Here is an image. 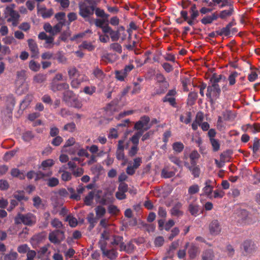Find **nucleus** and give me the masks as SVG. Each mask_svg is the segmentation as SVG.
Masks as SVG:
<instances>
[{
	"label": "nucleus",
	"mask_w": 260,
	"mask_h": 260,
	"mask_svg": "<svg viewBox=\"0 0 260 260\" xmlns=\"http://www.w3.org/2000/svg\"><path fill=\"white\" fill-rule=\"evenodd\" d=\"M226 78L222 75H217L216 73L213 74L210 79V84L207 88L206 96L209 99V101L211 104H213L215 100L219 98L221 89L218 83L221 81H225Z\"/></svg>",
	"instance_id": "obj_1"
},
{
	"label": "nucleus",
	"mask_w": 260,
	"mask_h": 260,
	"mask_svg": "<svg viewBox=\"0 0 260 260\" xmlns=\"http://www.w3.org/2000/svg\"><path fill=\"white\" fill-rule=\"evenodd\" d=\"M14 222L16 224L23 223L27 226H32L37 222L36 216L31 213L23 214L19 213L14 218Z\"/></svg>",
	"instance_id": "obj_2"
},
{
	"label": "nucleus",
	"mask_w": 260,
	"mask_h": 260,
	"mask_svg": "<svg viewBox=\"0 0 260 260\" xmlns=\"http://www.w3.org/2000/svg\"><path fill=\"white\" fill-rule=\"evenodd\" d=\"M64 232L60 230H56L49 234L48 239L54 244H59L65 239Z\"/></svg>",
	"instance_id": "obj_3"
},
{
	"label": "nucleus",
	"mask_w": 260,
	"mask_h": 260,
	"mask_svg": "<svg viewBox=\"0 0 260 260\" xmlns=\"http://www.w3.org/2000/svg\"><path fill=\"white\" fill-rule=\"evenodd\" d=\"M59 19H58V22L55 25L52 27V35L54 36L59 32L61 29V28L64 25H68V27L69 28V25H70V23L72 21L75 20L77 19V17H69V22L66 21L65 19V17H58Z\"/></svg>",
	"instance_id": "obj_4"
},
{
	"label": "nucleus",
	"mask_w": 260,
	"mask_h": 260,
	"mask_svg": "<svg viewBox=\"0 0 260 260\" xmlns=\"http://www.w3.org/2000/svg\"><path fill=\"white\" fill-rule=\"evenodd\" d=\"M79 14L81 16H89L93 14L94 12V6L87 5L84 2H81L79 4Z\"/></svg>",
	"instance_id": "obj_5"
},
{
	"label": "nucleus",
	"mask_w": 260,
	"mask_h": 260,
	"mask_svg": "<svg viewBox=\"0 0 260 260\" xmlns=\"http://www.w3.org/2000/svg\"><path fill=\"white\" fill-rule=\"evenodd\" d=\"M242 247L245 255H249L254 253L257 249V247L253 241L246 240L242 244Z\"/></svg>",
	"instance_id": "obj_6"
},
{
	"label": "nucleus",
	"mask_w": 260,
	"mask_h": 260,
	"mask_svg": "<svg viewBox=\"0 0 260 260\" xmlns=\"http://www.w3.org/2000/svg\"><path fill=\"white\" fill-rule=\"evenodd\" d=\"M209 230L210 234L212 236L219 235L221 231V226L218 220H213L209 225Z\"/></svg>",
	"instance_id": "obj_7"
},
{
	"label": "nucleus",
	"mask_w": 260,
	"mask_h": 260,
	"mask_svg": "<svg viewBox=\"0 0 260 260\" xmlns=\"http://www.w3.org/2000/svg\"><path fill=\"white\" fill-rule=\"evenodd\" d=\"M184 166L187 168L191 175H193L194 178H199L201 174V169L197 164H191L187 162H184Z\"/></svg>",
	"instance_id": "obj_8"
},
{
	"label": "nucleus",
	"mask_w": 260,
	"mask_h": 260,
	"mask_svg": "<svg viewBox=\"0 0 260 260\" xmlns=\"http://www.w3.org/2000/svg\"><path fill=\"white\" fill-rule=\"evenodd\" d=\"M50 89L53 92L67 90L69 88V85L66 83H59V82H51L50 84Z\"/></svg>",
	"instance_id": "obj_9"
},
{
	"label": "nucleus",
	"mask_w": 260,
	"mask_h": 260,
	"mask_svg": "<svg viewBox=\"0 0 260 260\" xmlns=\"http://www.w3.org/2000/svg\"><path fill=\"white\" fill-rule=\"evenodd\" d=\"M0 100L2 101L5 102L8 108H11L14 107L15 104L14 97L12 94H9L7 95L5 94H1Z\"/></svg>",
	"instance_id": "obj_10"
},
{
	"label": "nucleus",
	"mask_w": 260,
	"mask_h": 260,
	"mask_svg": "<svg viewBox=\"0 0 260 260\" xmlns=\"http://www.w3.org/2000/svg\"><path fill=\"white\" fill-rule=\"evenodd\" d=\"M27 42L29 50L31 52V57H38L39 51L37 44L31 39H28Z\"/></svg>",
	"instance_id": "obj_11"
},
{
	"label": "nucleus",
	"mask_w": 260,
	"mask_h": 260,
	"mask_svg": "<svg viewBox=\"0 0 260 260\" xmlns=\"http://www.w3.org/2000/svg\"><path fill=\"white\" fill-rule=\"evenodd\" d=\"M169 86V82H166L165 84H159L158 87L154 89V92L152 93L151 95L154 96L156 95H161L165 93Z\"/></svg>",
	"instance_id": "obj_12"
},
{
	"label": "nucleus",
	"mask_w": 260,
	"mask_h": 260,
	"mask_svg": "<svg viewBox=\"0 0 260 260\" xmlns=\"http://www.w3.org/2000/svg\"><path fill=\"white\" fill-rule=\"evenodd\" d=\"M182 207V204L180 202L176 203L171 210V214L173 216L180 217L183 215V212L180 209Z\"/></svg>",
	"instance_id": "obj_13"
},
{
	"label": "nucleus",
	"mask_w": 260,
	"mask_h": 260,
	"mask_svg": "<svg viewBox=\"0 0 260 260\" xmlns=\"http://www.w3.org/2000/svg\"><path fill=\"white\" fill-rule=\"evenodd\" d=\"M196 18L197 17H178L176 19V21L178 24H182L184 21H186L189 25L192 26L198 22Z\"/></svg>",
	"instance_id": "obj_14"
},
{
	"label": "nucleus",
	"mask_w": 260,
	"mask_h": 260,
	"mask_svg": "<svg viewBox=\"0 0 260 260\" xmlns=\"http://www.w3.org/2000/svg\"><path fill=\"white\" fill-rule=\"evenodd\" d=\"M201 257L202 260H214L215 258L214 252L211 249L205 250L203 251Z\"/></svg>",
	"instance_id": "obj_15"
},
{
	"label": "nucleus",
	"mask_w": 260,
	"mask_h": 260,
	"mask_svg": "<svg viewBox=\"0 0 260 260\" xmlns=\"http://www.w3.org/2000/svg\"><path fill=\"white\" fill-rule=\"evenodd\" d=\"M3 257L0 258V260H17L18 257V254L13 251L12 249L11 250L9 253H3Z\"/></svg>",
	"instance_id": "obj_16"
},
{
	"label": "nucleus",
	"mask_w": 260,
	"mask_h": 260,
	"mask_svg": "<svg viewBox=\"0 0 260 260\" xmlns=\"http://www.w3.org/2000/svg\"><path fill=\"white\" fill-rule=\"evenodd\" d=\"M212 180L208 179L205 182V187L203 188L204 193L209 196L211 195L213 191V186L212 185V183H214Z\"/></svg>",
	"instance_id": "obj_17"
},
{
	"label": "nucleus",
	"mask_w": 260,
	"mask_h": 260,
	"mask_svg": "<svg viewBox=\"0 0 260 260\" xmlns=\"http://www.w3.org/2000/svg\"><path fill=\"white\" fill-rule=\"evenodd\" d=\"M151 128V125L145 126L144 124L139 120L137 121L134 125V129L137 132H141L143 134L145 131H147Z\"/></svg>",
	"instance_id": "obj_18"
},
{
	"label": "nucleus",
	"mask_w": 260,
	"mask_h": 260,
	"mask_svg": "<svg viewBox=\"0 0 260 260\" xmlns=\"http://www.w3.org/2000/svg\"><path fill=\"white\" fill-rule=\"evenodd\" d=\"M66 90V91L63 93V100L68 105H69L70 103H71V102L73 101V99L76 98L73 91L68 89Z\"/></svg>",
	"instance_id": "obj_19"
},
{
	"label": "nucleus",
	"mask_w": 260,
	"mask_h": 260,
	"mask_svg": "<svg viewBox=\"0 0 260 260\" xmlns=\"http://www.w3.org/2000/svg\"><path fill=\"white\" fill-rule=\"evenodd\" d=\"M15 7L14 4H11L7 7L5 10L6 16H19L18 12L14 10Z\"/></svg>",
	"instance_id": "obj_20"
},
{
	"label": "nucleus",
	"mask_w": 260,
	"mask_h": 260,
	"mask_svg": "<svg viewBox=\"0 0 260 260\" xmlns=\"http://www.w3.org/2000/svg\"><path fill=\"white\" fill-rule=\"evenodd\" d=\"M199 252V248L194 244H191L188 250L189 256L191 259H194Z\"/></svg>",
	"instance_id": "obj_21"
},
{
	"label": "nucleus",
	"mask_w": 260,
	"mask_h": 260,
	"mask_svg": "<svg viewBox=\"0 0 260 260\" xmlns=\"http://www.w3.org/2000/svg\"><path fill=\"white\" fill-rule=\"evenodd\" d=\"M53 59H56L59 63L65 64L67 62V58L64 56V53L62 51L57 52Z\"/></svg>",
	"instance_id": "obj_22"
},
{
	"label": "nucleus",
	"mask_w": 260,
	"mask_h": 260,
	"mask_svg": "<svg viewBox=\"0 0 260 260\" xmlns=\"http://www.w3.org/2000/svg\"><path fill=\"white\" fill-rule=\"evenodd\" d=\"M103 254L104 256L107 257L110 259H115L118 256V253L116 250L114 248L109 250L107 249Z\"/></svg>",
	"instance_id": "obj_23"
},
{
	"label": "nucleus",
	"mask_w": 260,
	"mask_h": 260,
	"mask_svg": "<svg viewBox=\"0 0 260 260\" xmlns=\"http://www.w3.org/2000/svg\"><path fill=\"white\" fill-rule=\"evenodd\" d=\"M94 77L100 81H102L105 77V74L101 69L98 67L94 69L92 72Z\"/></svg>",
	"instance_id": "obj_24"
},
{
	"label": "nucleus",
	"mask_w": 260,
	"mask_h": 260,
	"mask_svg": "<svg viewBox=\"0 0 260 260\" xmlns=\"http://www.w3.org/2000/svg\"><path fill=\"white\" fill-rule=\"evenodd\" d=\"M249 148L252 149L253 153L254 154L260 152V140L258 138L255 137L253 140V145L250 146Z\"/></svg>",
	"instance_id": "obj_25"
},
{
	"label": "nucleus",
	"mask_w": 260,
	"mask_h": 260,
	"mask_svg": "<svg viewBox=\"0 0 260 260\" xmlns=\"http://www.w3.org/2000/svg\"><path fill=\"white\" fill-rule=\"evenodd\" d=\"M175 175V171H169L168 168H165L161 170V176L164 178H170Z\"/></svg>",
	"instance_id": "obj_26"
},
{
	"label": "nucleus",
	"mask_w": 260,
	"mask_h": 260,
	"mask_svg": "<svg viewBox=\"0 0 260 260\" xmlns=\"http://www.w3.org/2000/svg\"><path fill=\"white\" fill-rule=\"evenodd\" d=\"M11 175L14 177H18L21 180L24 179L25 177V174L17 168H14L11 170Z\"/></svg>",
	"instance_id": "obj_27"
},
{
	"label": "nucleus",
	"mask_w": 260,
	"mask_h": 260,
	"mask_svg": "<svg viewBox=\"0 0 260 260\" xmlns=\"http://www.w3.org/2000/svg\"><path fill=\"white\" fill-rule=\"evenodd\" d=\"M143 135L141 132H137L130 139L131 141L134 146H138L139 139Z\"/></svg>",
	"instance_id": "obj_28"
},
{
	"label": "nucleus",
	"mask_w": 260,
	"mask_h": 260,
	"mask_svg": "<svg viewBox=\"0 0 260 260\" xmlns=\"http://www.w3.org/2000/svg\"><path fill=\"white\" fill-rule=\"evenodd\" d=\"M95 211L97 218H100L105 215L106 212V209L102 206H98L95 208Z\"/></svg>",
	"instance_id": "obj_29"
},
{
	"label": "nucleus",
	"mask_w": 260,
	"mask_h": 260,
	"mask_svg": "<svg viewBox=\"0 0 260 260\" xmlns=\"http://www.w3.org/2000/svg\"><path fill=\"white\" fill-rule=\"evenodd\" d=\"M172 147L173 149L176 152L179 153L183 151L184 146L182 143L180 142H176L173 144Z\"/></svg>",
	"instance_id": "obj_30"
},
{
	"label": "nucleus",
	"mask_w": 260,
	"mask_h": 260,
	"mask_svg": "<svg viewBox=\"0 0 260 260\" xmlns=\"http://www.w3.org/2000/svg\"><path fill=\"white\" fill-rule=\"evenodd\" d=\"M200 154L197 150L192 151L189 154V158L190 160V164H197V160L200 157Z\"/></svg>",
	"instance_id": "obj_31"
},
{
	"label": "nucleus",
	"mask_w": 260,
	"mask_h": 260,
	"mask_svg": "<svg viewBox=\"0 0 260 260\" xmlns=\"http://www.w3.org/2000/svg\"><path fill=\"white\" fill-rule=\"evenodd\" d=\"M38 11L42 16H51L53 15V11L52 9H46L45 8H42L39 9Z\"/></svg>",
	"instance_id": "obj_32"
},
{
	"label": "nucleus",
	"mask_w": 260,
	"mask_h": 260,
	"mask_svg": "<svg viewBox=\"0 0 260 260\" xmlns=\"http://www.w3.org/2000/svg\"><path fill=\"white\" fill-rule=\"evenodd\" d=\"M188 210L192 215L196 216L199 211V206L190 204L188 206Z\"/></svg>",
	"instance_id": "obj_33"
},
{
	"label": "nucleus",
	"mask_w": 260,
	"mask_h": 260,
	"mask_svg": "<svg viewBox=\"0 0 260 260\" xmlns=\"http://www.w3.org/2000/svg\"><path fill=\"white\" fill-rule=\"evenodd\" d=\"M239 74L237 72L234 71L232 72L228 77L229 85H234L236 83V79L238 77Z\"/></svg>",
	"instance_id": "obj_34"
},
{
	"label": "nucleus",
	"mask_w": 260,
	"mask_h": 260,
	"mask_svg": "<svg viewBox=\"0 0 260 260\" xmlns=\"http://www.w3.org/2000/svg\"><path fill=\"white\" fill-rule=\"evenodd\" d=\"M54 162L53 159H48L42 161L41 167L43 170H46L48 168L51 167Z\"/></svg>",
	"instance_id": "obj_35"
},
{
	"label": "nucleus",
	"mask_w": 260,
	"mask_h": 260,
	"mask_svg": "<svg viewBox=\"0 0 260 260\" xmlns=\"http://www.w3.org/2000/svg\"><path fill=\"white\" fill-rule=\"evenodd\" d=\"M216 33L218 36L230 37L231 36V29H228L226 27H224L220 30H216Z\"/></svg>",
	"instance_id": "obj_36"
},
{
	"label": "nucleus",
	"mask_w": 260,
	"mask_h": 260,
	"mask_svg": "<svg viewBox=\"0 0 260 260\" xmlns=\"http://www.w3.org/2000/svg\"><path fill=\"white\" fill-rule=\"evenodd\" d=\"M260 132V124L254 123L253 124H249L248 132L255 134Z\"/></svg>",
	"instance_id": "obj_37"
},
{
	"label": "nucleus",
	"mask_w": 260,
	"mask_h": 260,
	"mask_svg": "<svg viewBox=\"0 0 260 260\" xmlns=\"http://www.w3.org/2000/svg\"><path fill=\"white\" fill-rule=\"evenodd\" d=\"M94 193L93 191H91L89 192L88 195H87L84 199V203L85 205L87 206H90L91 205L93 199L94 198Z\"/></svg>",
	"instance_id": "obj_38"
},
{
	"label": "nucleus",
	"mask_w": 260,
	"mask_h": 260,
	"mask_svg": "<svg viewBox=\"0 0 260 260\" xmlns=\"http://www.w3.org/2000/svg\"><path fill=\"white\" fill-rule=\"evenodd\" d=\"M40 64L34 60H30L29 62V68L34 72L38 71L40 69Z\"/></svg>",
	"instance_id": "obj_39"
},
{
	"label": "nucleus",
	"mask_w": 260,
	"mask_h": 260,
	"mask_svg": "<svg viewBox=\"0 0 260 260\" xmlns=\"http://www.w3.org/2000/svg\"><path fill=\"white\" fill-rule=\"evenodd\" d=\"M96 87L94 86H85L84 87L83 91L86 94L92 95L96 91Z\"/></svg>",
	"instance_id": "obj_40"
},
{
	"label": "nucleus",
	"mask_w": 260,
	"mask_h": 260,
	"mask_svg": "<svg viewBox=\"0 0 260 260\" xmlns=\"http://www.w3.org/2000/svg\"><path fill=\"white\" fill-rule=\"evenodd\" d=\"M66 221H68L69 225L73 228L76 226L78 224L77 219L71 215H69L66 217Z\"/></svg>",
	"instance_id": "obj_41"
},
{
	"label": "nucleus",
	"mask_w": 260,
	"mask_h": 260,
	"mask_svg": "<svg viewBox=\"0 0 260 260\" xmlns=\"http://www.w3.org/2000/svg\"><path fill=\"white\" fill-rule=\"evenodd\" d=\"M210 142L212 145L213 151L216 152L220 149V143L219 140L215 139L210 140Z\"/></svg>",
	"instance_id": "obj_42"
},
{
	"label": "nucleus",
	"mask_w": 260,
	"mask_h": 260,
	"mask_svg": "<svg viewBox=\"0 0 260 260\" xmlns=\"http://www.w3.org/2000/svg\"><path fill=\"white\" fill-rule=\"evenodd\" d=\"M68 191L71 194L70 196V199L75 200L76 201H79L80 200V196L78 194L75 193V189L73 188L68 187Z\"/></svg>",
	"instance_id": "obj_43"
},
{
	"label": "nucleus",
	"mask_w": 260,
	"mask_h": 260,
	"mask_svg": "<svg viewBox=\"0 0 260 260\" xmlns=\"http://www.w3.org/2000/svg\"><path fill=\"white\" fill-rule=\"evenodd\" d=\"M46 80V76L45 75L42 74H38L35 75L34 77V81L37 83H42Z\"/></svg>",
	"instance_id": "obj_44"
},
{
	"label": "nucleus",
	"mask_w": 260,
	"mask_h": 260,
	"mask_svg": "<svg viewBox=\"0 0 260 260\" xmlns=\"http://www.w3.org/2000/svg\"><path fill=\"white\" fill-rule=\"evenodd\" d=\"M103 19H96L95 20V24L96 26L102 28L104 25L108 22V17H102Z\"/></svg>",
	"instance_id": "obj_45"
},
{
	"label": "nucleus",
	"mask_w": 260,
	"mask_h": 260,
	"mask_svg": "<svg viewBox=\"0 0 260 260\" xmlns=\"http://www.w3.org/2000/svg\"><path fill=\"white\" fill-rule=\"evenodd\" d=\"M29 250H31L28 245L26 244H23L20 245L17 247V251L19 253H27Z\"/></svg>",
	"instance_id": "obj_46"
},
{
	"label": "nucleus",
	"mask_w": 260,
	"mask_h": 260,
	"mask_svg": "<svg viewBox=\"0 0 260 260\" xmlns=\"http://www.w3.org/2000/svg\"><path fill=\"white\" fill-rule=\"evenodd\" d=\"M199 190V186L197 184H194L189 187L188 189V193L190 195H192L198 193Z\"/></svg>",
	"instance_id": "obj_47"
},
{
	"label": "nucleus",
	"mask_w": 260,
	"mask_h": 260,
	"mask_svg": "<svg viewBox=\"0 0 260 260\" xmlns=\"http://www.w3.org/2000/svg\"><path fill=\"white\" fill-rule=\"evenodd\" d=\"M162 102H168L169 103L170 105L172 106L173 107H176L177 105V103L176 102V99L174 97H168V96H165L162 100Z\"/></svg>",
	"instance_id": "obj_48"
},
{
	"label": "nucleus",
	"mask_w": 260,
	"mask_h": 260,
	"mask_svg": "<svg viewBox=\"0 0 260 260\" xmlns=\"http://www.w3.org/2000/svg\"><path fill=\"white\" fill-rule=\"evenodd\" d=\"M126 76L127 75L124 73L122 70L115 71V77L119 81H124Z\"/></svg>",
	"instance_id": "obj_49"
},
{
	"label": "nucleus",
	"mask_w": 260,
	"mask_h": 260,
	"mask_svg": "<svg viewBox=\"0 0 260 260\" xmlns=\"http://www.w3.org/2000/svg\"><path fill=\"white\" fill-rule=\"evenodd\" d=\"M52 171H49L47 173H44L41 171L37 172L36 173V180H39L41 179H43L45 177H48L52 175Z\"/></svg>",
	"instance_id": "obj_50"
},
{
	"label": "nucleus",
	"mask_w": 260,
	"mask_h": 260,
	"mask_svg": "<svg viewBox=\"0 0 260 260\" xmlns=\"http://www.w3.org/2000/svg\"><path fill=\"white\" fill-rule=\"evenodd\" d=\"M198 98V93L197 92H191L189 93L188 96V102L190 104H193Z\"/></svg>",
	"instance_id": "obj_51"
},
{
	"label": "nucleus",
	"mask_w": 260,
	"mask_h": 260,
	"mask_svg": "<svg viewBox=\"0 0 260 260\" xmlns=\"http://www.w3.org/2000/svg\"><path fill=\"white\" fill-rule=\"evenodd\" d=\"M81 47L83 49H87L88 51H92L94 49V46L91 42L84 41L81 45Z\"/></svg>",
	"instance_id": "obj_52"
},
{
	"label": "nucleus",
	"mask_w": 260,
	"mask_h": 260,
	"mask_svg": "<svg viewBox=\"0 0 260 260\" xmlns=\"http://www.w3.org/2000/svg\"><path fill=\"white\" fill-rule=\"evenodd\" d=\"M34 137V135L31 131H27L22 135V139L24 141L28 142Z\"/></svg>",
	"instance_id": "obj_53"
},
{
	"label": "nucleus",
	"mask_w": 260,
	"mask_h": 260,
	"mask_svg": "<svg viewBox=\"0 0 260 260\" xmlns=\"http://www.w3.org/2000/svg\"><path fill=\"white\" fill-rule=\"evenodd\" d=\"M110 49L119 53L122 52L121 46L117 43L111 44L110 46Z\"/></svg>",
	"instance_id": "obj_54"
},
{
	"label": "nucleus",
	"mask_w": 260,
	"mask_h": 260,
	"mask_svg": "<svg viewBox=\"0 0 260 260\" xmlns=\"http://www.w3.org/2000/svg\"><path fill=\"white\" fill-rule=\"evenodd\" d=\"M169 158L171 162L176 165L178 167L181 166V161L180 160L179 157L174 156L172 154H171L170 155H169Z\"/></svg>",
	"instance_id": "obj_55"
},
{
	"label": "nucleus",
	"mask_w": 260,
	"mask_h": 260,
	"mask_svg": "<svg viewBox=\"0 0 260 260\" xmlns=\"http://www.w3.org/2000/svg\"><path fill=\"white\" fill-rule=\"evenodd\" d=\"M68 73L70 79L76 76L78 73V70L75 67H70L68 69Z\"/></svg>",
	"instance_id": "obj_56"
},
{
	"label": "nucleus",
	"mask_w": 260,
	"mask_h": 260,
	"mask_svg": "<svg viewBox=\"0 0 260 260\" xmlns=\"http://www.w3.org/2000/svg\"><path fill=\"white\" fill-rule=\"evenodd\" d=\"M241 213L242 215L244 216L243 219L245 223L252 224L254 222L249 220V217H248V212L246 210H242Z\"/></svg>",
	"instance_id": "obj_57"
},
{
	"label": "nucleus",
	"mask_w": 260,
	"mask_h": 260,
	"mask_svg": "<svg viewBox=\"0 0 260 260\" xmlns=\"http://www.w3.org/2000/svg\"><path fill=\"white\" fill-rule=\"evenodd\" d=\"M63 130L70 132H73L76 129V125L74 122L67 123L63 127Z\"/></svg>",
	"instance_id": "obj_58"
},
{
	"label": "nucleus",
	"mask_w": 260,
	"mask_h": 260,
	"mask_svg": "<svg viewBox=\"0 0 260 260\" xmlns=\"http://www.w3.org/2000/svg\"><path fill=\"white\" fill-rule=\"evenodd\" d=\"M234 11L233 8L231 6H229L228 9L222 11L219 16H227L233 14Z\"/></svg>",
	"instance_id": "obj_59"
},
{
	"label": "nucleus",
	"mask_w": 260,
	"mask_h": 260,
	"mask_svg": "<svg viewBox=\"0 0 260 260\" xmlns=\"http://www.w3.org/2000/svg\"><path fill=\"white\" fill-rule=\"evenodd\" d=\"M59 183L58 179L56 178L52 177L48 179L47 185L49 187H55Z\"/></svg>",
	"instance_id": "obj_60"
},
{
	"label": "nucleus",
	"mask_w": 260,
	"mask_h": 260,
	"mask_svg": "<svg viewBox=\"0 0 260 260\" xmlns=\"http://www.w3.org/2000/svg\"><path fill=\"white\" fill-rule=\"evenodd\" d=\"M108 212L112 215H116L119 211V210L118 209L117 207L114 205H109L108 206Z\"/></svg>",
	"instance_id": "obj_61"
},
{
	"label": "nucleus",
	"mask_w": 260,
	"mask_h": 260,
	"mask_svg": "<svg viewBox=\"0 0 260 260\" xmlns=\"http://www.w3.org/2000/svg\"><path fill=\"white\" fill-rule=\"evenodd\" d=\"M164 238L162 236H158L155 238L154 243L155 246L160 247L164 243Z\"/></svg>",
	"instance_id": "obj_62"
},
{
	"label": "nucleus",
	"mask_w": 260,
	"mask_h": 260,
	"mask_svg": "<svg viewBox=\"0 0 260 260\" xmlns=\"http://www.w3.org/2000/svg\"><path fill=\"white\" fill-rule=\"evenodd\" d=\"M33 205L35 207L38 209L42 204V199L39 196L34 197L32 199Z\"/></svg>",
	"instance_id": "obj_63"
},
{
	"label": "nucleus",
	"mask_w": 260,
	"mask_h": 260,
	"mask_svg": "<svg viewBox=\"0 0 260 260\" xmlns=\"http://www.w3.org/2000/svg\"><path fill=\"white\" fill-rule=\"evenodd\" d=\"M63 139L60 136H56L53 139L51 144L55 146H58L62 142Z\"/></svg>",
	"instance_id": "obj_64"
}]
</instances>
